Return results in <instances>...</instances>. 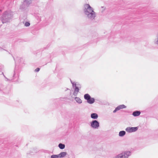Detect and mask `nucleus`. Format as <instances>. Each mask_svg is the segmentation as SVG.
I'll list each match as a JSON object with an SVG mask.
<instances>
[{"instance_id":"9d476101","label":"nucleus","mask_w":158,"mask_h":158,"mask_svg":"<svg viewBox=\"0 0 158 158\" xmlns=\"http://www.w3.org/2000/svg\"><path fill=\"white\" fill-rule=\"evenodd\" d=\"M126 107V106L124 105L123 104L120 105L115 108V109L113 111V113H115L117 111L121 109L125 108Z\"/></svg>"},{"instance_id":"9b49d317","label":"nucleus","mask_w":158,"mask_h":158,"mask_svg":"<svg viewBox=\"0 0 158 158\" xmlns=\"http://www.w3.org/2000/svg\"><path fill=\"white\" fill-rule=\"evenodd\" d=\"M140 113L141 112L139 111L136 110L133 112L132 115L135 117H137L139 115Z\"/></svg>"},{"instance_id":"ddd939ff","label":"nucleus","mask_w":158,"mask_h":158,"mask_svg":"<svg viewBox=\"0 0 158 158\" xmlns=\"http://www.w3.org/2000/svg\"><path fill=\"white\" fill-rule=\"evenodd\" d=\"M67 155V153L65 152H62L58 154L59 157L62 158L64 157Z\"/></svg>"},{"instance_id":"f8f14e48","label":"nucleus","mask_w":158,"mask_h":158,"mask_svg":"<svg viewBox=\"0 0 158 158\" xmlns=\"http://www.w3.org/2000/svg\"><path fill=\"white\" fill-rule=\"evenodd\" d=\"M91 118L94 119H96L98 117V114L96 113H93L91 114Z\"/></svg>"},{"instance_id":"1a4fd4ad","label":"nucleus","mask_w":158,"mask_h":158,"mask_svg":"<svg viewBox=\"0 0 158 158\" xmlns=\"http://www.w3.org/2000/svg\"><path fill=\"white\" fill-rule=\"evenodd\" d=\"M138 129V127H127L125 129L126 131L131 133L132 132H135Z\"/></svg>"},{"instance_id":"f257e3e1","label":"nucleus","mask_w":158,"mask_h":158,"mask_svg":"<svg viewBox=\"0 0 158 158\" xmlns=\"http://www.w3.org/2000/svg\"><path fill=\"white\" fill-rule=\"evenodd\" d=\"M83 11L89 19L93 20L95 19L96 16V13L89 4H85L84 5Z\"/></svg>"},{"instance_id":"393cba45","label":"nucleus","mask_w":158,"mask_h":158,"mask_svg":"<svg viewBox=\"0 0 158 158\" xmlns=\"http://www.w3.org/2000/svg\"><path fill=\"white\" fill-rule=\"evenodd\" d=\"M2 11V10H0V12H1Z\"/></svg>"},{"instance_id":"4468645a","label":"nucleus","mask_w":158,"mask_h":158,"mask_svg":"<svg viewBox=\"0 0 158 158\" xmlns=\"http://www.w3.org/2000/svg\"><path fill=\"white\" fill-rule=\"evenodd\" d=\"M74 99L79 104H81L82 102V100L79 97H75L74 98Z\"/></svg>"},{"instance_id":"a211bd4d","label":"nucleus","mask_w":158,"mask_h":158,"mask_svg":"<svg viewBox=\"0 0 158 158\" xmlns=\"http://www.w3.org/2000/svg\"><path fill=\"white\" fill-rule=\"evenodd\" d=\"M58 155H53L51 156V158H58Z\"/></svg>"},{"instance_id":"0eeeda50","label":"nucleus","mask_w":158,"mask_h":158,"mask_svg":"<svg viewBox=\"0 0 158 158\" xmlns=\"http://www.w3.org/2000/svg\"><path fill=\"white\" fill-rule=\"evenodd\" d=\"M84 99L87 100V102L90 104H92L94 103L95 99L94 98H91L88 94H85L84 95Z\"/></svg>"},{"instance_id":"6e6552de","label":"nucleus","mask_w":158,"mask_h":158,"mask_svg":"<svg viewBox=\"0 0 158 158\" xmlns=\"http://www.w3.org/2000/svg\"><path fill=\"white\" fill-rule=\"evenodd\" d=\"M90 126L93 128L97 129L99 126V123L96 120H93L90 123Z\"/></svg>"},{"instance_id":"aec40b11","label":"nucleus","mask_w":158,"mask_h":158,"mask_svg":"<svg viewBox=\"0 0 158 158\" xmlns=\"http://www.w3.org/2000/svg\"><path fill=\"white\" fill-rule=\"evenodd\" d=\"M40 70V69L39 68H37L35 70V71L36 72H39Z\"/></svg>"},{"instance_id":"423d86ee","label":"nucleus","mask_w":158,"mask_h":158,"mask_svg":"<svg viewBox=\"0 0 158 158\" xmlns=\"http://www.w3.org/2000/svg\"><path fill=\"white\" fill-rule=\"evenodd\" d=\"M3 69V66H0V75L3 74L5 78L6 79L7 81H12V80H15L17 78V79H18V74H17L16 75V76L15 74V73L13 76L12 77H11L9 79H8L7 77H6L4 75L3 73V72H2V69Z\"/></svg>"},{"instance_id":"5701e85b","label":"nucleus","mask_w":158,"mask_h":158,"mask_svg":"<svg viewBox=\"0 0 158 158\" xmlns=\"http://www.w3.org/2000/svg\"><path fill=\"white\" fill-rule=\"evenodd\" d=\"M69 89L68 88H66V89H65V91H67V90H68Z\"/></svg>"},{"instance_id":"4be33fe9","label":"nucleus","mask_w":158,"mask_h":158,"mask_svg":"<svg viewBox=\"0 0 158 158\" xmlns=\"http://www.w3.org/2000/svg\"><path fill=\"white\" fill-rule=\"evenodd\" d=\"M69 89L68 88H66V89H65V91H67V90H68Z\"/></svg>"},{"instance_id":"b1692460","label":"nucleus","mask_w":158,"mask_h":158,"mask_svg":"<svg viewBox=\"0 0 158 158\" xmlns=\"http://www.w3.org/2000/svg\"><path fill=\"white\" fill-rule=\"evenodd\" d=\"M0 90H1V91H2V89H1V88H0Z\"/></svg>"},{"instance_id":"412c9836","label":"nucleus","mask_w":158,"mask_h":158,"mask_svg":"<svg viewBox=\"0 0 158 158\" xmlns=\"http://www.w3.org/2000/svg\"><path fill=\"white\" fill-rule=\"evenodd\" d=\"M3 50H5L7 51L6 50L3 49L2 48L0 47V51H2Z\"/></svg>"},{"instance_id":"dca6fc26","label":"nucleus","mask_w":158,"mask_h":158,"mask_svg":"<svg viewBox=\"0 0 158 158\" xmlns=\"http://www.w3.org/2000/svg\"><path fill=\"white\" fill-rule=\"evenodd\" d=\"M58 147L60 149H63L65 148V145L64 144L61 143H60L58 145Z\"/></svg>"},{"instance_id":"f3484780","label":"nucleus","mask_w":158,"mask_h":158,"mask_svg":"<svg viewBox=\"0 0 158 158\" xmlns=\"http://www.w3.org/2000/svg\"><path fill=\"white\" fill-rule=\"evenodd\" d=\"M13 58H14L13 57ZM14 60L15 61V62L16 63V62H21V59L19 57H17L16 59V60H15L14 58Z\"/></svg>"},{"instance_id":"39448f33","label":"nucleus","mask_w":158,"mask_h":158,"mask_svg":"<svg viewBox=\"0 0 158 158\" xmlns=\"http://www.w3.org/2000/svg\"><path fill=\"white\" fill-rule=\"evenodd\" d=\"M32 0H25L23 3L21 5L20 7V9L23 11L26 10L27 8L31 4Z\"/></svg>"},{"instance_id":"20e7f679","label":"nucleus","mask_w":158,"mask_h":158,"mask_svg":"<svg viewBox=\"0 0 158 158\" xmlns=\"http://www.w3.org/2000/svg\"><path fill=\"white\" fill-rule=\"evenodd\" d=\"M70 81L72 84L73 87L74 89L73 95L74 96H76L79 92V89H80L81 88V85L78 83H76L73 82L71 80H70Z\"/></svg>"},{"instance_id":"6ab92c4d","label":"nucleus","mask_w":158,"mask_h":158,"mask_svg":"<svg viewBox=\"0 0 158 158\" xmlns=\"http://www.w3.org/2000/svg\"><path fill=\"white\" fill-rule=\"evenodd\" d=\"M30 25V23L28 22H26L25 24V26L26 27H28Z\"/></svg>"},{"instance_id":"7ed1b4c3","label":"nucleus","mask_w":158,"mask_h":158,"mask_svg":"<svg viewBox=\"0 0 158 158\" xmlns=\"http://www.w3.org/2000/svg\"><path fill=\"white\" fill-rule=\"evenodd\" d=\"M131 152L129 151H126L123 152L114 156L113 158H128L131 155Z\"/></svg>"},{"instance_id":"2eb2a0df","label":"nucleus","mask_w":158,"mask_h":158,"mask_svg":"<svg viewBox=\"0 0 158 158\" xmlns=\"http://www.w3.org/2000/svg\"><path fill=\"white\" fill-rule=\"evenodd\" d=\"M126 134V132L124 131H120L119 133V136L120 137L124 136Z\"/></svg>"},{"instance_id":"f03ea898","label":"nucleus","mask_w":158,"mask_h":158,"mask_svg":"<svg viewBox=\"0 0 158 158\" xmlns=\"http://www.w3.org/2000/svg\"><path fill=\"white\" fill-rule=\"evenodd\" d=\"M12 12L9 11H5L1 18V20L3 23L8 22L12 18Z\"/></svg>"}]
</instances>
